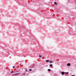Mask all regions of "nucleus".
Masks as SVG:
<instances>
[{"instance_id":"7","label":"nucleus","mask_w":76,"mask_h":76,"mask_svg":"<svg viewBox=\"0 0 76 76\" xmlns=\"http://www.w3.org/2000/svg\"><path fill=\"white\" fill-rule=\"evenodd\" d=\"M53 62H54L53 61H50V63H53Z\"/></svg>"},{"instance_id":"9","label":"nucleus","mask_w":76,"mask_h":76,"mask_svg":"<svg viewBox=\"0 0 76 76\" xmlns=\"http://www.w3.org/2000/svg\"><path fill=\"white\" fill-rule=\"evenodd\" d=\"M50 66L51 67H52V66H53V65H52V64H50Z\"/></svg>"},{"instance_id":"11","label":"nucleus","mask_w":76,"mask_h":76,"mask_svg":"<svg viewBox=\"0 0 76 76\" xmlns=\"http://www.w3.org/2000/svg\"><path fill=\"white\" fill-rule=\"evenodd\" d=\"M18 75V73H15V74H14L15 75Z\"/></svg>"},{"instance_id":"10","label":"nucleus","mask_w":76,"mask_h":76,"mask_svg":"<svg viewBox=\"0 0 76 76\" xmlns=\"http://www.w3.org/2000/svg\"><path fill=\"white\" fill-rule=\"evenodd\" d=\"M29 71L30 72H31V71H32V69H30L29 70Z\"/></svg>"},{"instance_id":"4","label":"nucleus","mask_w":76,"mask_h":76,"mask_svg":"<svg viewBox=\"0 0 76 76\" xmlns=\"http://www.w3.org/2000/svg\"><path fill=\"white\" fill-rule=\"evenodd\" d=\"M48 72H50V71H51V69H48Z\"/></svg>"},{"instance_id":"1","label":"nucleus","mask_w":76,"mask_h":76,"mask_svg":"<svg viewBox=\"0 0 76 76\" xmlns=\"http://www.w3.org/2000/svg\"><path fill=\"white\" fill-rule=\"evenodd\" d=\"M61 74L62 75H64V72H62Z\"/></svg>"},{"instance_id":"8","label":"nucleus","mask_w":76,"mask_h":76,"mask_svg":"<svg viewBox=\"0 0 76 76\" xmlns=\"http://www.w3.org/2000/svg\"><path fill=\"white\" fill-rule=\"evenodd\" d=\"M65 73H66V74H67L68 75L69 74V72H65Z\"/></svg>"},{"instance_id":"5","label":"nucleus","mask_w":76,"mask_h":76,"mask_svg":"<svg viewBox=\"0 0 76 76\" xmlns=\"http://www.w3.org/2000/svg\"><path fill=\"white\" fill-rule=\"evenodd\" d=\"M13 71H11V72H10L11 74H13Z\"/></svg>"},{"instance_id":"6","label":"nucleus","mask_w":76,"mask_h":76,"mask_svg":"<svg viewBox=\"0 0 76 76\" xmlns=\"http://www.w3.org/2000/svg\"><path fill=\"white\" fill-rule=\"evenodd\" d=\"M54 4H57V2H55Z\"/></svg>"},{"instance_id":"15","label":"nucleus","mask_w":76,"mask_h":76,"mask_svg":"<svg viewBox=\"0 0 76 76\" xmlns=\"http://www.w3.org/2000/svg\"><path fill=\"white\" fill-rule=\"evenodd\" d=\"M26 72H27V69L26 70Z\"/></svg>"},{"instance_id":"3","label":"nucleus","mask_w":76,"mask_h":76,"mask_svg":"<svg viewBox=\"0 0 76 76\" xmlns=\"http://www.w3.org/2000/svg\"><path fill=\"white\" fill-rule=\"evenodd\" d=\"M46 62H47V63H48L49 62H50V61H49V60H46Z\"/></svg>"},{"instance_id":"13","label":"nucleus","mask_w":76,"mask_h":76,"mask_svg":"<svg viewBox=\"0 0 76 76\" xmlns=\"http://www.w3.org/2000/svg\"><path fill=\"white\" fill-rule=\"evenodd\" d=\"M13 69H15V66H13Z\"/></svg>"},{"instance_id":"12","label":"nucleus","mask_w":76,"mask_h":76,"mask_svg":"<svg viewBox=\"0 0 76 76\" xmlns=\"http://www.w3.org/2000/svg\"><path fill=\"white\" fill-rule=\"evenodd\" d=\"M39 57L40 58V57H41V55H39Z\"/></svg>"},{"instance_id":"2","label":"nucleus","mask_w":76,"mask_h":76,"mask_svg":"<svg viewBox=\"0 0 76 76\" xmlns=\"http://www.w3.org/2000/svg\"><path fill=\"white\" fill-rule=\"evenodd\" d=\"M67 65L68 66H70V63H68V64H67Z\"/></svg>"},{"instance_id":"14","label":"nucleus","mask_w":76,"mask_h":76,"mask_svg":"<svg viewBox=\"0 0 76 76\" xmlns=\"http://www.w3.org/2000/svg\"><path fill=\"white\" fill-rule=\"evenodd\" d=\"M71 76H75V75H71Z\"/></svg>"}]
</instances>
